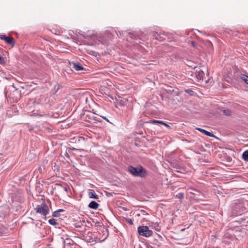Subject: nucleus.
<instances>
[{
    "label": "nucleus",
    "instance_id": "obj_1",
    "mask_svg": "<svg viewBox=\"0 0 248 248\" xmlns=\"http://www.w3.org/2000/svg\"><path fill=\"white\" fill-rule=\"evenodd\" d=\"M128 171L134 176L144 178L147 175L145 169L141 165L135 168L132 166H129L127 168Z\"/></svg>",
    "mask_w": 248,
    "mask_h": 248
},
{
    "label": "nucleus",
    "instance_id": "obj_2",
    "mask_svg": "<svg viewBox=\"0 0 248 248\" xmlns=\"http://www.w3.org/2000/svg\"><path fill=\"white\" fill-rule=\"evenodd\" d=\"M138 232L140 235L145 237H149L153 234L152 231L149 230L147 226H139L138 228Z\"/></svg>",
    "mask_w": 248,
    "mask_h": 248
},
{
    "label": "nucleus",
    "instance_id": "obj_3",
    "mask_svg": "<svg viewBox=\"0 0 248 248\" xmlns=\"http://www.w3.org/2000/svg\"><path fill=\"white\" fill-rule=\"evenodd\" d=\"M37 213L43 215L44 216H46L49 213V208L47 204L43 202L40 205H38L35 208Z\"/></svg>",
    "mask_w": 248,
    "mask_h": 248
},
{
    "label": "nucleus",
    "instance_id": "obj_4",
    "mask_svg": "<svg viewBox=\"0 0 248 248\" xmlns=\"http://www.w3.org/2000/svg\"><path fill=\"white\" fill-rule=\"evenodd\" d=\"M84 238L85 241L89 243H92L93 244H95L96 242V237L93 232H88L84 235Z\"/></svg>",
    "mask_w": 248,
    "mask_h": 248
},
{
    "label": "nucleus",
    "instance_id": "obj_5",
    "mask_svg": "<svg viewBox=\"0 0 248 248\" xmlns=\"http://www.w3.org/2000/svg\"><path fill=\"white\" fill-rule=\"evenodd\" d=\"M85 120L89 123H96L99 122V120L96 116L93 113H90L85 115Z\"/></svg>",
    "mask_w": 248,
    "mask_h": 248
},
{
    "label": "nucleus",
    "instance_id": "obj_6",
    "mask_svg": "<svg viewBox=\"0 0 248 248\" xmlns=\"http://www.w3.org/2000/svg\"><path fill=\"white\" fill-rule=\"evenodd\" d=\"M0 38L5 41L7 44L11 45L12 46L15 45V41L13 37H7L5 35L1 34L0 35Z\"/></svg>",
    "mask_w": 248,
    "mask_h": 248
},
{
    "label": "nucleus",
    "instance_id": "obj_7",
    "mask_svg": "<svg viewBox=\"0 0 248 248\" xmlns=\"http://www.w3.org/2000/svg\"><path fill=\"white\" fill-rule=\"evenodd\" d=\"M70 65L71 68L75 69L76 71L83 70L84 69L81 64L78 62H72L70 63Z\"/></svg>",
    "mask_w": 248,
    "mask_h": 248
},
{
    "label": "nucleus",
    "instance_id": "obj_8",
    "mask_svg": "<svg viewBox=\"0 0 248 248\" xmlns=\"http://www.w3.org/2000/svg\"><path fill=\"white\" fill-rule=\"evenodd\" d=\"M204 76V73L202 70L196 71L195 72V77L198 81L203 80Z\"/></svg>",
    "mask_w": 248,
    "mask_h": 248
},
{
    "label": "nucleus",
    "instance_id": "obj_9",
    "mask_svg": "<svg viewBox=\"0 0 248 248\" xmlns=\"http://www.w3.org/2000/svg\"><path fill=\"white\" fill-rule=\"evenodd\" d=\"M196 129L198 130L199 131H201V132L203 133L205 135L208 136L209 137H214V135L212 133L209 132L205 129H202L201 128H196Z\"/></svg>",
    "mask_w": 248,
    "mask_h": 248
},
{
    "label": "nucleus",
    "instance_id": "obj_10",
    "mask_svg": "<svg viewBox=\"0 0 248 248\" xmlns=\"http://www.w3.org/2000/svg\"><path fill=\"white\" fill-rule=\"evenodd\" d=\"M99 206V204L95 201H92L88 205V207L93 209H96Z\"/></svg>",
    "mask_w": 248,
    "mask_h": 248
},
{
    "label": "nucleus",
    "instance_id": "obj_11",
    "mask_svg": "<svg viewBox=\"0 0 248 248\" xmlns=\"http://www.w3.org/2000/svg\"><path fill=\"white\" fill-rule=\"evenodd\" d=\"M88 195L90 198L91 199H97L98 195H97L93 191L90 190L88 192Z\"/></svg>",
    "mask_w": 248,
    "mask_h": 248
},
{
    "label": "nucleus",
    "instance_id": "obj_12",
    "mask_svg": "<svg viewBox=\"0 0 248 248\" xmlns=\"http://www.w3.org/2000/svg\"><path fill=\"white\" fill-rule=\"evenodd\" d=\"M242 158L245 161H248V151H246L243 153Z\"/></svg>",
    "mask_w": 248,
    "mask_h": 248
},
{
    "label": "nucleus",
    "instance_id": "obj_13",
    "mask_svg": "<svg viewBox=\"0 0 248 248\" xmlns=\"http://www.w3.org/2000/svg\"><path fill=\"white\" fill-rule=\"evenodd\" d=\"M222 112L226 116H230L232 114V111L229 109H224L222 110Z\"/></svg>",
    "mask_w": 248,
    "mask_h": 248
},
{
    "label": "nucleus",
    "instance_id": "obj_14",
    "mask_svg": "<svg viewBox=\"0 0 248 248\" xmlns=\"http://www.w3.org/2000/svg\"><path fill=\"white\" fill-rule=\"evenodd\" d=\"M48 222L52 225H56L58 224V222L56 221V220L54 218H51L49 219Z\"/></svg>",
    "mask_w": 248,
    "mask_h": 248
},
{
    "label": "nucleus",
    "instance_id": "obj_15",
    "mask_svg": "<svg viewBox=\"0 0 248 248\" xmlns=\"http://www.w3.org/2000/svg\"><path fill=\"white\" fill-rule=\"evenodd\" d=\"M241 78L246 84H248V76L242 74Z\"/></svg>",
    "mask_w": 248,
    "mask_h": 248
},
{
    "label": "nucleus",
    "instance_id": "obj_16",
    "mask_svg": "<svg viewBox=\"0 0 248 248\" xmlns=\"http://www.w3.org/2000/svg\"><path fill=\"white\" fill-rule=\"evenodd\" d=\"M148 123L153 124H161L162 121L156 120H150Z\"/></svg>",
    "mask_w": 248,
    "mask_h": 248
},
{
    "label": "nucleus",
    "instance_id": "obj_17",
    "mask_svg": "<svg viewBox=\"0 0 248 248\" xmlns=\"http://www.w3.org/2000/svg\"><path fill=\"white\" fill-rule=\"evenodd\" d=\"M98 40L102 44L107 45L108 44L107 41L106 40H105L102 37H98Z\"/></svg>",
    "mask_w": 248,
    "mask_h": 248
},
{
    "label": "nucleus",
    "instance_id": "obj_18",
    "mask_svg": "<svg viewBox=\"0 0 248 248\" xmlns=\"http://www.w3.org/2000/svg\"><path fill=\"white\" fill-rule=\"evenodd\" d=\"M52 216L54 217H58L60 216V213L57 210L55 211L53 213Z\"/></svg>",
    "mask_w": 248,
    "mask_h": 248
},
{
    "label": "nucleus",
    "instance_id": "obj_19",
    "mask_svg": "<svg viewBox=\"0 0 248 248\" xmlns=\"http://www.w3.org/2000/svg\"><path fill=\"white\" fill-rule=\"evenodd\" d=\"M136 37L134 35L130 33L129 34V36H128V38H127V40H129V39H136Z\"/></svg>",
    "mask_w": 248,
    "mask_h": 248
},
{
    "label": "nucleus",
    "instance_id": "obj_20",
    "mask_svg": "<svg viewBox=\"0 0 248 248\" xmlns=\"http://www.w3.org/2000/svg\"><path fill=\"white\" fill-rule=\"evenodd\" d=\"M176 197L180 199H183L184 198V193H179L176 195Z\"/></svg>",
    "mask_w": 248,
    "mask_h": 248
},
{
    "label": "nucleus",
    "instance_id": "obj_21",
    "mask_svg": "<svg viewBox=\"0 0 248 248\" xmlns=\"http://www.w3.org/2000/svg\"><path fill=\"white\" fill-rule=\"evenodd\" d=\"M59 186H61L62 188H63V190H64L65 192H68V190H69V187H68V186H62V185H59Z\"/></svg>",
    "mask_w": 248,
    "mask_h": 248
},
{
    "label": "nucleus",
    "instance_id": "obj_22",
    "mask_svg": "<svg viewBox=\"0 0 248 248\" xmlns=\"http://www.w3.org/2000/svg\"><path fill=\"white\" fill-rule=\"evenodd\" d=\"M175 167L176 169H179L178 170H176L177 172L183 173L182 169H180L179 166L178 165H176Z\"/></svg>",
    "mask_w": 248,
    "mask_h": 248
},
{
    "label": "nucleus",
    "instance_id": "obj_23",
    "mask_svg": "<svg viewBox=\"0 0 248 248\" xmlns=\"http://www.w3.org/2000/svg\"><path fill=\"white\" fill-rule=\"evenodd\" d=\"M126 220L127 222L130 225H132L133 224V220L131 218H127Z\"/></svg>",
    "mask_w": 248,
    "mask_h": 248
},
{
    "label": "nucleus",
    "instance_id": "obj_24",
    "mask_svg": "<svg viewBox=\"0 0 248 248\" xmlns=\"http://www.w3.org/2000/svg\"><path fill=\"white\" fill-rule=\"evenodd\" d=\"M161 124L164 125V126H165L166 127H167V128H170V126L169 124H166V123L163 122H162V121Z\"/></svg>",
    "mask_w": 248,
    "mask_h": 248
},
{
    "label": "nucleus",
    "instance_id": "obj_25",
    "mask_svg": "<svg viewBox=\"0 0 248 248\" xmlns=\"http://www.w3.org/2000/svg\"><path fill=\"white\" fill-rule=\"evenodd\" d=\"M4 59L0 56V63L2 64L4 63Z\"/></svg>",
    "mask_w": 248,
    "mask_h": 248
},
{
    "label": "nucleus",
    "instance_id": "obj_26",
    "mask_svg": "<svg viewBox=\"0 0 248 248\" xmlns=\"http://www.w3.org/2000/svg\"><path fill=\"white\" fill-rule=\"evenodd\" d=\"M157 35H158L157 33H155L154 35V37L155 39H157V40H160V38H159L158 37H157Z\"/></svg>",
    "mask_w": 248,
    "mask_h": 248
},
{
    "label": "nucleus",
    "instance_id": "obj_27",
    "mask_svg": "<svg viewBox=\"0 0 248 248\" xmlns=\"http://www.w3.org/2000/svg\"><path fill=\"white\" fill-rule=\"evenodd\" d=\"M3 233H4L3 230L1 228H0V236L2 235L3 234Z\"/></svg>",
    "mask_w": 248,
    "mask_h": 248
},
{
    "label": "nucleus",
    "instance_id": "obj_28",
    "mask_svg": "<svg viewBox=\"0 0 248 248\" xmlns=\"http://www.w3.org/2000/svg\"><path fill=\"white\" fill-rule=\"evenodd\" d=\"M191 44L193 46H196V43H195V42L192 41L191 42Z\"/></svg>",
    "mask_w": 248,
    "mask_h": 248
},
{
    "label": "nucleus",
    "instance_id": "obj_29",
    "mask_svg": "<svg viewBox=\"0 0 248 248\" xmlns=\"http://www.w3.org/2000/svg\"><path fill=\"white\" fill-rule=\"evenodd\" d=\"M101 117L102 118H103L104 120L107 121V122H109V121H108V119L107 118H106V117H104V116H101Z\"/></svg>",
    "mask_w": 248,
    "mask_h": 248
},
{
    "label": "nucleus",
    "instance_id": "obj_30",
    "mask_svg": "<svg viewBox=\"0 0 248 248\" xmlns=\"http://www.w3.org/2000/svg\"><path fill=\"white\" fill-rule=\"evenodd\" d=\"M57 211H59V213H60L61 212H64V210L63 209H59Z\"/></svg>",
    "mask_w": 248,
    "mask_h": 248
},
{
    "label": "nucleus",
    "instance_id": "obj_31",
    "mask_svg": "<svg viewBox=\"0 0 248 248\" xmlns=\"http://www.w3.org/2000/svg\"><path fill=\"white\" fill-rule=\"evenodd\" d=\"M141 212L143 213V215H147L146 211H145L144 210H142Z\"/></svg>",
    "mask_w": 248,
    "mask_h": 248
},
{
    "label": "nucleus",
    "instance_id": "obj_32",
    "mask_svg": "<svg viewBox=\"0 0 248 248\" xmlns=\"http://www.w3.org/2000/svg\"><path fill=\"white\" fill-rule=\"evenodd\" d=\"M186 92L188 93H191V92H193L192 91H191V90H186Z\"/></svg>",
    "mask_w": 248,
    "mask_h": 248
},
{
    "label": "nucleus",
    "instance_id": "obj_33",
    "mask_svg": "<svg viewBox=\"0 0 248 248\" xmlns=\"http://www.w3.org/2000/svg\"><path fill=\"white\" fill-rule=\"evenodd\" d=\"M186 92L188 93H191V92H193L192 91H191V90H186Z\"/></svg>",
    "mask_w": 248,
    "mask_h": 248
},
{
    "label": "nucleus",
    "instance_id": "obj_34",
    "mask_svg": "<svg viewBox=\"0 0 248 248\" xmlns=\"http://www.w3.org/2000/svg\"><path fill=\"white\" fill-rule=\"evenodd\" d=\"M148 248H153V247L152 246H149L148 247Z\"/></svg>",
    "mask_w": 248,
    "mask_h": 248
},
{
    "label": "nucleus",
    "instance_id": "obj_35",
    "mask_svg": "<svg viewBox=\"0 0 248 248\" xmlns=\"http://www.w3.org/2000/svg\"><path fill=\"white\" fill-rule=\"evenodd\" d=\"M156 231H159V229H156Z\"/></svg>",
    "mask_w": 248,
    "mask_h": 248
}]
</instances>
